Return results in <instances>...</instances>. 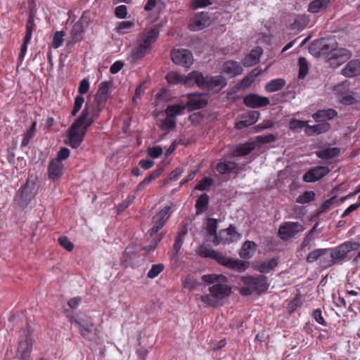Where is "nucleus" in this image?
I'll return each instance as SVG.
<instances>
[{"label":"nucleus","instance_id":"1","mask_svg":"<svg viewBox=\"0 0 360 360\" xmlns=\"http://www.w3.org/2000/svg\"><path fill=\"white\" fill-rule=\"evenodd\" d=\"M202 281L207 284H213L209 288L210 294L200 295L199 300L211 307H217L219 301L229 296L231 288L226 285L227 278L221 274H207L202 276Z\"/></svg>","mask_w":360,"mask_h":360},{"label":"nucleus","instance_id":"2","mask_svg":"<svg viewBox=\"0 0 360 360\" xmlns=\"http://www.w3.org/2000/svg\"><path fill=\"white\" fill-rule=\"evenodd\" d=\"M197 253L201 257L214 259L219 264L233 270L243 271L247 267L245 262L227 257L223 253L212 249L207 245H200L197 249Z\"/></svg>","mask_w":360,"mask_h":360},{"label":"nucleus","instance_id":"3","mask_svg":"<svg viewBox=\"0 0 360 360\" xmlns=\"http://www.w3.org/2000/svg\"><path fill=\"white\" fill-rule=\"evenodd\" d=\"M321 55L327 58L326 63L331 68H337L352 57V53L342 48H337L336 43L321 44Z\"/></svg>","mask_w":360,"mask_h":360},{"label":"nucleus","instance_id":"4","mask_svg":"<svg viewBox=\"0 0 360 360\" xmlns=\"http://www.w3.org/2000/svg\"><path fill=\"white\" fill-rule=\"evenodd\" d=\"M185 84L192 86L196 84L200 88L212 89L216 87L221 88L226 84L225 79L220 75L216 77H204L198 71H193L185 79Z\"/></svg>","mask_w":360,"mask_h":360},{"label":"nucleus","instance_id":"5","mask_svg":"<svg viewBox=\"0 0 360 360\" xmlns=\"http://www.w3.org/2000/svg\"><path fill=\"white\" fill-rule=\"evenodd\" d=\"M39 186L36 178L28 179L26 184L20 189L15 196V201L18 205L22 208L27 207L37 194Z\"/></svg>","mask_w":360,"mask_h":360},{"label":"nucleus","instance_id":"6","mask_svg":"<svg viewBox=\"0 0 360 360\" xmlns=\"http://www.w3.org/2000/svg\"><path fill=\"white\" fill-rule=\"evenodd\" d=\"M74 323L79 328L81 335L88 340H92L96 335V328H95L92 320L87 316H77Z\"/></svg>","mask_w":360,"mask_h":360},{"label":"nucleus","instance_id":"7","mask_svg":"<svg viewBox=\"0 0 360 360\" xmlns=\"http://www.w3.org/2000/svg\"><path fill=\"white\" fill-rule=\"evenodd\" d=\"M360 247L359 242L347 241L331 250L330 257L334 261L344 259L347 253L352 250H356Z\"/></svg>","mask_w":360,"mask_h":360},{"label":"nucleus","instance_id":"8","mask_svg":"<svg viewBox=\"0 0 360 360\" xmlns=\"http://www.w3.org/2000/svg\"><path fill=\"white\" fill-rule=\"evenodd\" d=\"M86 126H81L74 122L69 129L68 143L74 148H78L83 141L86 132Z\"/></svg>","mask_w":360,"mask_h":360},{"label":"nucleus","instance_id":"9","mask_svg":"<svg viewBox=\"0 0 360 360\" xmlns=\"http://www.w3.org/2000/svg\"><path fill=\"white\" fill-rule=\"evenodd\" d=\"M171 58L175 64L185 68L190 67L193 63V54L187 49L172 51Z\"/></svg>","mask_w":360,"mask_h":360},{"label":"nucleus","instance_id":"10","mask_svg":"<svg viewBox=\"0 0 360 360\" xmlns=\"http://www.w3.org/2000/svg\"><path fill=\"white\" fill-rule=\"evenodd\" d=\"M259 278L252 276H243L240 278L239 291L243 295H251L255 290H258Z\"/></svg>","mask_w":360,"mask_h":360},{"label":"nucleus","instance_id":"11","mask_svg":"<svg viewBox=\"0 0 360 360\" xmlns=\"http://www.w3.org/2000/svg\"><path fill=\"white\" fill-rule=\"evenodd\" d=\"M302 231H303V226L301 224L298 222H286L280 226L278 234L281 238L286 240Z\"/></svg>","mask_w":360,"mask_h":360},{"label":"nucleus","instance_id":"12","mask_svg":"<svg viewBox=\"0 0 360 360\" xmlns=\"http://www.w3.org/2000/svg\"><path fill=\"white\" fill-rule=\"evenodd\" d=\"M330 169L328 167L317 166L307 172L303 176L305 182H314L325 176Z\"/></svg>","mask_w":360,"mask_h":360},{"label":"nucleus","instance_id":"13","mask_svg":"<svg viewBox=\"0 0 360 360\" xmlns=\"http://www.w3.org/2000/svg\"><path fill=\"white\" fill-rule=\"evenodd\" d=\"M95 106L90 103H86L80 116L74 122L81 126H86V128L92 124L94 118L91 116V111H94Z\"/></svg>","mask_w":360,"mask_h":360},{"label":"nucleus","instance_id":"14","mask_svg":"<svg viewBox=\"0 0 360 360\" xmlns=\"http://www.w3.org/2000/svg\"><path fill=\"white\" fill-rule=\"evenodd\" d=\"M243 102L246 106L257 108L266 106L270 101L267 97H262L257 94H250L243 98Z\"/></svg>","mask_w":360,"mask_h":360},{"label":"nucleus","instance_id":"15","mask_svg":"<svg viewBox=\"0 0 360 360\" xmlns=\"http://www.w3.org/2000/svg\"><path fill=\"white\" fill-rule=\"evenodd\" d=\"M210 23L207 14L200 13L195 15L189 24L190 30L192 31H199L205 28Z\"/></svg>","mask_w":360,"mask_h":360},{"label":"nucleus","instance_id":"16","mask_svg":"<svg viewBox=\"0 0 360 360\" xmlns=\"http://www.w3.org/2000/svg\"><path fill=\"white\" fill-rule=\"evenodd\" d=\"M112 86V82H101L95 96L96 102L98 103H105L110 94Z\"/></svg>","mask_w":360,"mask_h":360},{"label":"nucleus","instance_id":"17","mask_svg":"<svg viewBox=\"0 0 360 360\" xmlns=\"http://www.w3.org/2000/svg\"><path fill=\"white\" fill-rule=\"evenodd\" d=\"M63 164L58 160H52L48 167L49 177L56 181L59 179L63 174Z\"/></svg>","mask_w":360,"mask_h":360},{"label":"nucleus","instance_id":"18","mask_svg":"<svg viewBox=\"0 0 360 360\" xmlns=\"http://www.w3.org/2000/svg\"><path fill=\"white\" fill-rule=\"evenodd\" d=\"M217 220L215 219H209L207 223L206 230L210 237H212L211 240L214 245H218L221 243V238H220V232L219 234L217 233Z\"/></svg>","mask_w":360,"mask_h":360},{"label":"nucleus","instance_id":"19","mask_svg":"<svg viewBox=\"0 0 360 360\" xmlns=\"http://www.w3.org/2000/svg\"><path fill=\"white\" fill-rule=\"evenodd\" d=\"M208 100L202 95H189L188 105L191 110H198L207 105Z\"/></svg>","mask_w":360,"mask_h":360},{"label":"nucleus","instance_id":"20","mask_svg":"<svg viewBox=\"0 0 360 360\" xmlns=\"http://www.w3.org/2000/svg\"><path fill=\"white\" fill-rule=\"evenodd\" d=\"M342 74L346 77H352L360 75V61L352 60L342 70Z\"/></svg>","mask_w":360,"mask_h":360},{"label":"nucleus","instance_id":"21","mask_svg":"<svg viewBox=\"0 0 360 360\" xmlns=\"http://www.w3.org/2000/svg\"><path fill=\"white\" fill-rule=\"evenodd\" d=\"M263 53L261 47H257L243 59V63L246 67H251L256 65L259 61V58Z\"/></svg>","mask_w":360,"mask_h":360},{"label":"nucleus","instance_id":"22","mask_svg":"<svg viewBox=\"0 0 360 360\" xmlns=\"http://www.w3.org/2000/svg\"><path fill=\"white\" fill-rule=\"evenodd\" d=\"M330 128V124L328 122H321L320 124L309 126L307 124L305 133L308 136H314L328 131Z\"/></svg>","mask_w":360,"mask_h":360},{"label":"nucleus","instance_id":"23","mask_svg":"<svg viewBox=\"0 0 360 360\" xmlns=\"http://www.w3.org/2000/svg\"><path fill=\"white\" fill-rule=\"evenodd\" d=\"M220 238H221V243H230L238 239L239 236L236 231V228L230 225L226 229L220 231Z\"/></svg>","mask_w":360,"mask_h":360},{"label":"nucleus","instance_id":"24","mask_svg":"<svg viewBox=\"0 0 360 360\" xmlns=\"http://www.w3.org/2000/svg\"><path fill=\"white\" fill-rule=\"evenodd\" d=\"M337 115L338 112L335 110L328 108L326 110H318L312 117L316 122H326V120H332Z\"/></svg>","mask_w":360,"mask_h":360},{"label":"nucleus","instance_id":"25","mask_svg":"<svg viewBox=\"0 0 360 360\" xmlns=\"http://www.w3.org/2000/svg\"><path fill=\"white\" fill-rule=\"evenodd\" d=\"M169 206L165 207L153 217V224L160 229L164 226L166 221L169 217Z\"/></svg>","mask_w":360,"mask_h":360},{"label":"nucleus","instance_id":"26","mask_svg":"<svg viewBox=\"0 0 360 360\" xmlns=\"http://www.w3.org/2000/svg\"><path fill=\"white\" fill-rule=\"evenodd\" d=\"M255 142H246L236 146L233 150L236 156H244L249 154L255 148Z\"/></svg>","mask_w":360,"mask_h":360},{"label":"nucleus","instance_id":"27","mask_svg":"<svg viewBox=\"0 0 360 360\" xmlns=\"http://www.w3.org/2000/svg\"><path fill=\"white\" fill-rule=\"evenodd\" d=\"M224 70L226 73L231 76H236L240 75L243 72V68L240 64L233 60H229L224 64Z\"/></svg>","mask_w":360,"mask_h":360},{"label":"nucleus","instance_id":"28","mask_svg":"<svg viewBox=\"0 0 360 360\" xmlns=\"http://www.w3.org/2000/svg\"><path fill=\"white\" fill-rule=\"evenodd\" d=\"M257 245L255 243L250 240H247L243 245L239 255L240 257L245 259L250 258L255 252Z\"/></svg>","mask_w":360,"mask_h":360},{"label":"nucleus","instance_id":"29","mask_svg":"<svg viewBox=\"0 0 360 360\" xmlns=\"http://www.w3.org/2000/svg\"><path fill=\"white\" fill-rule=\"evenodd\" d=\"M330 2V0H314L308 5V11L312 13H316L321 10L326 9Z\"/></svg>","mask_w":360,"mask_h":360},{"label":"nucleus","instance_id":"30","mask_svg":"<svg viewBox=\"0 0 360 360\" xmlns=\"http://www.w3.org/2000/svg\"><path fill=\"white\" fill-rule=\"evenodd\" d=\"M237 164L231 161H225L217 164L216 169L220 174H227L233 171Z\"/></svg>","mask_w":360,"mask_h":360},{"label":"nucleus","instance_id":"31","mask_svg":"<svg viewBox=\"0 0 360 360\" xmlns=\"http://www.w3.org/2000/svg\"><path fill=\"white\" fill-rule=\"evenodd\" d=\"M285 85V81L283 79H272L266 84L265 89L268 92H274L281 90Z\"/></svg>","mask_w":360,"mask_h":360},{"label":"nucleus","instance_id":"32","mask_svg":"<svg viewBox=\"0 0 360 360\" xmlns=\"http://www.w3.org/2000/svg\"><path fill=\"white\" fill-rule=\"evenodd\" d=\"M84 27L78 22H76L71 31V42L79 41L82 39L84 34Z\"/></svg>","mask_w":360,"mask_h":360},{"label":"nucleus","instance_id":"33","mask_svg":"<svg viewBox=\"0 0 360 360\" xmlns=\"http://www.w3.org/2000/svg\"><path fill=\"white\" fill-rule=\"evenodd\" d=\"M32 349V345L26 340L23 342H20L18 347V352L20 355L22 360H27L30 356Z\"/></svg>","mask_w":360,"mask_h":360},{"label":"nucleus","instance_id":"34","mask_svg":"<svg viewBox=\"0 0 360 360\" xmlns=\"http://www.w3.org/2000/svg\"><path fill=\"white\" fill-rule=\"evenodd\" d=\"M340 152L338 148H328L316 153L319 158L322 159H330L337 156Z\"/></svg>","mask_w":360,"mask_h":360},{"label":"nucleus","instance_id":"35","mask_svg":"<svg viewBox=\"0 0 360 360\" xmlns=\"http://www.w3.org/2000/svg\"><path fill=\"white\" fill-rule=\"evenodd\" d=\"M277 259L272 258L271 259L262 262L259 265L258 270L261 273H269L271 271L274 270L275 267L277 266Z\"/></svg>","mask_w":360,"mask_h":360},{"label":"nucleus","instance_id":"36","mask_svg":"<svg viewBox=\"0 0 360 360\" xmlns=\"http://www.w3.org/2000/svg\"><path fill=\"white\" fill-rule=\"evenodd\" d=\"M150 46L147 45L146 44L142 42L141 43L134 51L132 53L133 58L136 60L141 59L148 53Z\"/></svg>","mask_w":360,"mask_h":360},{"label":"nucleus","instance_id":"37","mask_svg":"<svg viewBox=\"0 0 360 360\" xmlns=\"http://www.w3.org/2000/svg\"><path fill=\"white\" fill-rule=\"evenodd\" d=\"M186 109V105L182 104H176L168 105L165 109L167 115L175 117L181 115Z\"/></svg>","mask_w":360,"mask_h":360},{"label":"nucleus","instance_id":"38","mask_svg":"<svg viewBox=\"0 0 360 360\" xmlns=\"http://www.w3.org/2000/svg\"><path fill=\"white\" fill-rule=\"evenodd\" d=\"M328 250L326 248L316 249L311 252L307 257L306 260L309 263L316 261L319 257L328 253Z\"/></svg>","mask_w":360,"mask_h":360},{"label":"nucleus","instance_id":"39","mask_svg":"<svg viewBox=\"0 0 360 360\" xmlns=\"http://www.w3.org/2000/svg\"><path fill=\"white\" fill-rule=\"evenodd\" d=\"M209 196L206 193L202 194L196 200L195 207L198 210L203 212L207 209Z\"/></svg>","mask_w":360,"mask_h":360},{"label":"nucleus","instance_id":"40","mask_svg":"<svg viewBox=\"0 0 360 360\" xmlns=\"http://www.w3.org/2000/svg\"><path fill=\"white\" fill-rule=\"evenodd\" d=\"M314 199L315 193L314 191H305L296 198V202L300 204H305L313 201Z\"/></svg>","mask_w":360,"mask_h":360},{"label":"nucleus","instance_id":"41","mask_svg":"<svg viewBox=\"0 0 360 360\" xmlns=\"http://www.w3.org/2000/svg\"><path fill=\"white\" fill-rule=\"evenodd\" d=\"M299 64V79H304L308 73L309 65L307 60L304 58H300L298 60Z\"/></svg>","mask_w":360,"mask_h":360},{"label":"nucleus","instance_id":"42","mask_svg":"<svg viewBox=\"0 0 360 360\" xmlns=\"http://www.w3.org/2000/svg\"><path fill=\"white\" fill-rule=\"evenodd\" d=\"M176 119L174 116L167 115V117L161 122V127L164 130L173 129L176 127Z\"/></svg>","mask_w":360,"mask_h":360},{"label":"nucleus","instance_id":"43","mask_svg":"<svg viewBox=\"0 0 360 360\" xmlns=\"http://www.w3.org/2000/svg\"><path fill=\"white\" fill-rule=\"evenodd\" d=\"M307 124V122L304 121L292 119L290 121L288 127L292 131H299L304 127L306 129Z\"/></svg>","mask_w":360,"mask_h":360},{"label":"nucleus","instance_id":"44","mask_svg":"<svg viewBox=\"0 0 360 360\" xmlns=\"http://www.w3.org/2000/svg\"><path fill=\"white\" fill-rule=\"evenodd\" d=\"M200 283L198 282L193 276H188L183 281V286L184 288L189 290H195L200 285Z\"/></svg>","mask_w":360,"mask_h":360},{"label":"nucleus","instance_id":"45","mask_svg":"<svg viewBox=\"0 0 360 360\" xmlns=\"http://www.w3.org/2000/svg\"><path fill=\"white\" fill-rule=\"evenodd\" d=\"M158 34L156 30H150L144 37L143 42L150 46L156 41Z\"/></svg>","mask_w":360,"mask_h":360},{"label":"nucleus","instance_id":"46","mask_svg":"<svg viewBox=\"0 0 360 360\" xmlns=\"http://www.w3.org/2000/svg\"><path fill=\"white\" fill-rule=\"evenodd\" d=\"M36 128V122H33L30 128L27 131V132L24 134V137L22 141V146H26L30 139H32L34 136Z\"/></svg>","mask_w":360,"mask_h":360},{"label":"nucleus","instance_id":"47","mask_svg":"<svg viewBox=\"0 0 360 360\" xmlns=\"http://www.w3.org/2000/svg\"><path fill=\"white\" fill-rule=\"evenodd\" d=\"M212 184L213 180L212 179L209 177H205L198 182V184L195 187V189L200 191H206L210 188Z\"/></svg>","mask_w":360,"mask_h":360},{"label":"nucleus","instance_id":"48","mask_svg":"<svg viewBox=\"0 0 360 360\" xmlns=\"http://www.w3.org/2000/svg\"><path fill=\"white\" fill-rule=\"evenodd\" d=\"M164 269V266L162 264H153L151 269L148 272L147 276L150 278L157 277Z\"/></svg>","mask_w":360,"mask_h":360},{"label":"nucleus","instance_id":"49","mask_svg":"<svg viewBox=\"0 0 360 360\" xmlns=\"http://www.w3.org/2000/svg\"><path fill=\"white\" fill-rule=\"evenodd\" d=\"M166 79L170 84H178L183 81L185 82V79H183L181 75L174 72H169L166 76Z\"/></svg>","mask_w":360,"mask_h":360},{"label":"nucleus","instance_id":"50","mask_svg":"<svg viewBox=\"0 0 360 360\" xmlns=\"http://www.w3.org/2000/svg\"><path fill=\"white\" fill-rule=\"evenodd\" d=\"M65 33L63 31H57L53 36V47L57 49L62 45L63 41V37Z\"/></svg>","mask_w":360,"mask_h":360},{"label":"nucleus","instance_id":"51","mask_svg":"<svg viewBox=\"0 0 360 360\" xmlns=\"http://www.w3.org/2000/svg\"><path fill=\"white\" fill-rule=\"evenodd\" d=\"M186 234V232L185 231H182L181 233H179V236L178 238L176 239V241L174 244V255H173V257H177V255L179 254V252L183 245V241L181 240V236H184ZM176 259L177 260V258H176Z\"/></svg>","mask_w":360,"mask_h":360},{"label":"nucleus","instance_id":"52","mask_svg":"<svg viewBox=\"0 0 360 360\" xmlns=\"http://www.w3.org/2000/svg\"><path fill=\"white\" fill-rule=\"evenodd\" d=\"M276 140V136L272 134L261 135L256 137L255 141L259 143H267Z\"/></svg>","mask_w":360,"mask_h":360},{"label":"nucleus","instance_id":"53","mask_svg":"<svg viewBox=\"0 0 360 360\" xmlns=\"http://www.w3.org/2000/svg\"><path fill=\"white\" fill-rule=\"evenodd\" d=\"M58 243L68 251H72L73 250V243L66 236L60 237L58 238Z\"/></svg>","mask_w":360,"mask_h":360},{"label":"nucleus","instance_id":"54","mask_svg":"<svg viewBox=\"0 0 360 360\" xmlns=\"http://www.w3.org/2000/svg\"><path fill=\"white\" fill-rule=\"evenodd\" d=\"M34 27V18L32 15H30L26 25V34L25 37L27 38V40L28 39H32Z\"/></svg>","mask_w":360,"mask_h":360},{"label":"nucleus","instance_id":"55","mask_svg":"<svg viewBox=\"0 0 360 360\" xmlns=\"http://www.w3.org/2000/svg\"><path fill=\"white\" fill-rule=\"evenodd\" d=\"M244 117L250 122V125H252L258 120L259 112L258 111H250Z\"/></svg>","mask_w":360,"mask_h":360},{"label":"nucleus","instance_id":"56","mask_svg":"<svg viewBox=\"0 0 360 360\" xmlns=\"http://www.w3.org/2000/svg\"><path fill=\"white\" fill-rule=\"evenodd\" d=\"M336 202V198L332 197L326 200L325 202L320 207V212H325L332 208L334 203Z\"/></svg>","mask_w":360,"mask_h":360},{"label":"nucleus","instance_id":"57","mask_svg":"<svg viewBox=\"0 0 360 360\" xmlns=\"http://www.w3.org/2000/svg\"><path fill=\"white\" fill-rule=\"evenodd\" d=\"M309 52L316 57H321V43H312L309 48Z\"/></svg>","mask_w":360,"mask_h":360},{"label":"nucleus","instance_id":"58","mask_svg":"<svg viewBox=\"0 0 360 360\" xmlns=\"http://www.w3.org/2000/svg\"><path fill=\"white\" fill-rule=\"evenodd\" d=\"M212 4L210 0H193L192 7L193 9L204 8Z\"/></svg>","mask_w":360,"mask_h":360},{"label":"nucleus","instance_id":"59","mask_svg":"<svg viewBox=\"0 0 360 360\" xmlns=\"http://www.w3.org/2000/svg\"><path fill=\"white\" fill-rule=\"evenodd\" d=\"M115 15L121 19L125 18L127 14V8L124 5H121L115 8Z\"/></svg>","mask_w":360,"mask_h":360},{"label":"nucleus","instance_id":"60","mask_svg":"<svg viewBox=\"0 0 360 360\" xmlns=\"http://www.w3.org/2000/svg\"><path fill=\"white\" fill-rule=\"evenodd\" d=\"M148 153L149 155L153 158H157L160 157L162 153V149L160 146H155L152 148H149L148 149Z\"/></svg>","mask_w":360,"mask_h":360},{"label":"nucleus","instance_id":"61","mask_svg":"<svg viewBox=\"0 0 360 360\" xmlns=\"http://www.w3.org/2000/svg\"><path fill=\"white\" fill-rule=\"evenodd\" d=\"M70 155V150L67 148H62L57 154L54 160H58L62 162V160L67 159Z\"/></svg>","mask_w":360,"mask_h":360},{"label":"nucleus","instance_id":"62","mask_svg":"<svg viewBox=\"0 0 360 360\" xmlns=\"http://www.w3.org/2000/svg\"><path fill=\"white\" fill-rule=\"evenodd\" d=\"M89 82L87 79H83L79 84L78 91L80 94H85L89 91Z\"/></svg>","mask_w":360,"mask_h":360},{"label":"nucleus","instance_id":"63","mask_svg":"<svg viewBox=\"0 0 360 360\" xmlns=\"http://www.w3.org/2000/svg\"><path fill=\"white\" fill-rule=\"evenodd\" d=\"M133 26V22L130 21H123L120 23L119 26L117 27V30L120 33H123L125 30L131 29Z\"/></svg>","mask_w":360,"mask_h":360},{"label":"nucleus","instance_id":"64","mask_svg":"<svg viewBox=\"0 0 360 360\" xmlns=\"http://www.w3.org/2000/svg\"><path fill=\"white\" fill-rule=\"evenodd\" d=\"M91 20L90 13L89 11L84 12L79 20L77 22L82 26H87Z\"/></svg>","mask_w":360,"mask_h":360}]
</instances>
